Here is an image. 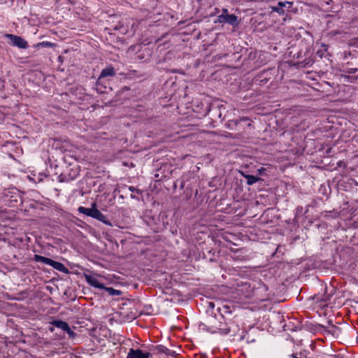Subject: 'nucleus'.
Listing matches in <instances>:
<instances>
[{
    "instance_id": "nucleus-12",
    "label": "nucleus",
    "mask_w": 358,
    "mask_h": 358,
    "mask_svg": "<svg viewBox=\"0 0 358 358\" xmlns=\"http://www.w3.org/2000/svg\"><path fill=\"white\" fill-rule=\"evenodd\" d=\"M116 74L115 68L111 65H108L105 69H103L97 80H96V85H99L101 84V81L103 78H107V77H113L115 76Z\"/></svg>"
},
{
    "instance_id": "nucleus-33",
    "label": "nucleus",
    "mask_w": 358,
    "mask_h": 358,
    "mask_svg": "<svg viewBox=\"0 0 358 358\" xmlns=\"http://www.w3.org/2000/svg\"><path fill=\"white\" fill-rule=\"evenodd\" d=\"M45 289H46V290H49L50 292H52V287H50V286H46V287H45Z\"/></svg>"
},
{
    "instance_id": "nucleus-5",
    "label": "nucleus",
    "mask_w": 358,
    "mask_h": 358,
    "mask_svg": "<svg viewBox=\"0 0 358 358\" xmlns=\"http://www.w3.org/2000/svg\"><path fill=\"white\" fill-rule=\"evenodd\" d=\"M344 60L345 61L344 66L345 71L348 73H355L358 71V52L345 53Z\"/></svg>"
},
{
    "instance_id": "nucleus-15",
    "label": "nucleus",
    "mask_w": 358,
    "mask_h": 358,
    "mask_svg": "<svg viewBox=\"0 0 358 358\" xmlns=\"http://www.w3.org/2000/svg\"><path fill=\"white\" fill-rule=\"evenodd\" d=\"M253 121H252L250 119L247 117H243L240 119V120L236 123V127L241 129H245L247 128L248 130L245 131V132L250 133L251 131V127H252Z\"/></svg>"
},
{
    "instance_id": "nucleus-22",
    "label": "nucleus",
    "mask_w": 358,
    "mask_h": 358,
    "mask_svg": "<svg viewBox=\"0 0 358 358\" xmlns=\"http://www.w3.org/2000/svg\"><path fill=\"white\" fill-rule=\"evenodd\" d=\"M103 289H105L110 295H112V296H118L121 293V292L120 290L115 289L113 287H105V288Z\"/></svg>"
},
{
    "instance_id": "nucleus-43",
    "label": "nucleus",
    "mask_w": 358,
    "mask_h": 358,
    "mask_svg": "<svg viewBox=\"0 0 358 358\" xmlns=\"http://www.w3.org/2000/svg\"><path fill=\"white\" fill-rule=\"evenodd\" d=\"M310 62L305 63L303 66L308 65Z\"/></svg>"
},
{
    "instance_id": "nucleus-2",
    "label": "nucleus",
    "mask_w": 358,
    "mask_h": 358,
    "mask_svg": "<svg viewBox=\"0 0 358 358\" xmlns=\"http://www.w3.org/2000/svg\"><path fill=\"white\" fill-rule=\"evenodd\" d=\"M334 293L335 289L334 287L328 288L325 286L321 292L313 296L314 303L321 308L327 307Z\"/></svg>"
},
{
    "instance_id": "nucleus-23",
    "label": "nucleus",
    "mask_w": 358,
    "mask_h": 358,
    "mask_svg": "<svg viewBox=\"0 0 358 358\" xmlns=\"http://www.w3.org/2000/svg\"><path fill=\"white\" fill-rule=\"evenodd\" d=\"M322 47L324 48L323 50H319L317 54L320 56V57H322L324 56V52L327 51L328 45L325 44H322Z\"/></svg>"
},
{
    "instance_id": "nucleus-10",
    "label": "nucleus",
    "mask_w": 358,
    "mask_h": 358,
    "mask_svg": "<svg viewBox=\"0 0 358 358\" xmlns=\"http://www.w3.org/2000/svg\"><path fill=\"white\" fill-rule=\"evenodd\" d=\"M5 37L10 39V43L13 46L17 47L21 49H27L28 48L27 42L19 36L6 34Z\"/></svg>"
},
{
    "instance_id": "nucleus-42",
    "label": "nucleus",
    "mask_w": 358,
    "mask_h": 358,
    "mask_svg": "<svg viewBox=\"0 0 358 358\" xmlns=\"http://www.w3.org/2000/svg\"><path fill=\"white\" fill-rule=\"evenodd\" d=\"M355 40H356V43L358 44V37L357 38H355Z\"/></svg>"
},
{
    "instance_id": "nucleus-36",
    "label": "nucleus",
    "mask_w": 358,
    "mask_h": 358,
    "mask_svg": "<svg viewBox=\"0 0 358 358\" xmlns=\"http://www.w3.org/2000/svg\"><path fill=\"white\" fill-rule=\"evenodd\" d=\"M45 23H46V24H49V23H50V22L48 20V17H46Z\"/></svg>"
},
{
    "instance_id": "nucleus-9",
    "label": "nucleus",
    "mask_w": 358,
    "mask_h": 358,
    "mask_svg": "<svg viewBox=\"0 0 358 358\" xmlns=\"http://www.w3.org/2000/svg\"><path fill=\"white\" fill-rule=\"evenodd\" d=\"M48 55L50 64L46 62V65H50L52 69H59L63 62V57L59 55V52L52 50V52H48Z\"/></svg>"
},
{
    "instance_id": "nucleus-28",
    "label": "nucleus",
    "mask_w": 358,
    "mask_h": 358,
    "mask_svg": "<svg viewBox=\"0 0 358 358\" xmlns=\"http://www.w3.org/2000/svg\"><path fill=\"white\" fill-rule=\"evenodd\" d=\"M55 45H56V44H55V43H50V42L46 41V50H47L48 48H52H52H53L54 46H55ZM48 52V51L46 50V52Z\"/></svg>"
},
{
    "instance_id": "nucleus-34",
    "label": "nucleus",
    "mask_w": 358,
    "mask_h": 358,
    "mask_svg": "<svg viewBox=\"0 0 358 358\" xmlns=\"http://www.w3.org/2000/svg\"><path fill=\"white\" fill-rule=\"evenodd\" d=\"M55 0H46V4H50L54 2Z\"/></svg>"
},
{
    "instance_id": "nucleus-40",
    "label": "nucleus",
    "mask_w": 358,
    "mask_h": 358,
    "mask_svg": "<svg viewBox=\"0 0 358 358\" xmlns=\"http://www.w3.org/2000/svg\"><path fill=\"white\" fill-rule=\"evenodd\" d=\"M44 45V43L42 42V43H40L38 45Z\"/></svg>"
},
{
    "instance_id": "nucleus-8",
    "label": "nucleus",
    "mask_w": 358,
    "mask_h": 358,
    "mask_svg": "<svg viewBox=\"0 0 358 358\" xmlns=\"http://www.w3.org/2000/svg\"><path fill=\"white\" fill-rule=\"evenodd\" d=\"M215 22H218L221 24H229L232 27H236L239 24L240 20H238V17L234 14L219 15Z\"/></svg>"
},
{
    "instance_id": "nucleus-32",
    "label": "nucleus",
    "mask_w": 358,
    "mask_h": 358,
    "mask_svg": "<svg viewBox=\"0 0 358 358\" xmlns=\"http://www.w3.org/2000/svg\"><path fill=\"white\" fill-rule=\"evenodd\" d=\"M45 301L46 304H48L49 303H52V300L51 298H46Z\"/></svg>"
},
{
    "instance_id": "nucleus-16",
    "label": "nucleus",
    "mask_w": 358,
    "mask_h": 358,
    "mask_svg": "<svg viewBox=\"0 0 358 358\" xmlns=\"http://www.w3.org/2000/svg\"><path fill=\"white\" fill-rule=\"evenodd\" d=\"M85 279L86 281L89 285H90L92 287L99 288L100 289H103L105 288V286L103 283H101L96 277L90 275H85Z\"/></svg>"
},
{
    "instance_id": "nucleus-35",
    "label": "nucleus",
    "mask_w": 358,
    "mask_h": 358,
    "mask_svg": "<svg viewBox=\"0 0 358 358\" xmlns=\"http://www.w3.org/2000/svg\"><path fill=\"white\" fill-rule=\"evenodd\" d=\"M207 134H210V135H213V134H216L215 131H207Z\"/></svg>"
},
{
    "instance_id": "nucleus-39",
    "label": "nucleus",
    "mask_w": 358,
    "mask_h": 358,
    "mask_svg": "<svg viewBox=\"0 0 358 358\" xmlns=\"http://www.w3.org/2000/svg\"><path fill=\"white\" fill-rule=\"evenodd\" d=\"M119 29H120V27H117V26H115V27H114V29H115V30H118Z\"/></svg>"
},
{
    "instance_id": "nucleus-38",
    "label": "nucleus",
    "mask_w": 358,
    "mask_h": 358,
    "mask_svg": "<svg viewBox=\"0 0 358 358\" xmlns=\"http://www.w3.org/2000/svg\"><path fill=\"white\" fill-rule=\"evenodd\" d=\"M291 357H293V358H297L296 355H294V354L291 355Z\"/></svg>"
},
{
    "instance_id": "nucleus-25",
    "label": "nucleus",
    "mask_w": 358,
    "mask_h": 358,
    "mask_svg": "<svg viewBox=\"0 0 358 358\" xmlns=\"http://www.w3.org/2000/svg\"><path fill=\"white\" fill-rule=\"evenodd\" d=\"M145 310L146 311L147 314H151L152 312V307L151 305L145 306L144 307Z\"/></svg>"
},
{
    "instance_id": "nucleus-29",
    "label": "nucleus",
    "mask_w": 358,
    "mask_h": 358,
    "mask_svg": "<svg viewBox=\"0 0 358 358\" xmlns=\"http://www.w3.org/2000/svg\"><path fill=\"white\" fill-rule=\"evenodd\" d=\"M35 259L36 261H45V258L38 255H35Z\"/></svg>"
},
{
    "instance_id": "nucleus-11",
    "label": "nucleus",
    "mask_w": 358,
    "mask_h": 358,
    "mask_svg": "<svg viewBox=\"0 0 358 358\" xmlns=\"http://www.w3.org/2000/svg\"><path fill=\"white\" fill-rule=\"evenodd\" d=\"M293 5V2L291 1H278L276 6H272V11L276 12L280 15H283L285 13V10L288 11Z\"/></svg>"
},
{
    "instance_id": "nucleus-20",
    "label": "nucleus",
    "mask_w": 358,
    "mask_h": 358,
    "mask_svg": "<svg viewBox=\"0 0 358 358\" xmlns=\"http://www.w3.org/2000/svg\"><path fill=\"white\" fill-rule=\"evenodd\" d=\"M196 129V126L194 124H188L185 126V129L181 130L180 132H185V131H190L188 134H196V132H194V130ZM180 131H176V134H179Z\"/></svg>"
},
{
    "instance_id": "nucleus-21",
    "label": "nucleus",
    "mask_w": 358,
    "mask_h": 358,
    "mask_svg": "<svg viewBox=\"0 0 358 358\" xmlns=\"http://www.w3.org/2000/svg\"><path fill=\"white\" fill-rule=\"evenodd\" d=\"M217 311L220 313L222 320H224V314L231 313V308L229 306H223L222 308H218Z\"/></svg>"
},
{
    "instance_id": "nucleus-30",
    "label": "nucleus",
    "mask_w": 358,
    "mask_h": 358,
    "mask_svg": "<svg viewBox=\"0 0 358 358\" xmlns=\"http://www.w3.org/2000/svg\"><path fill=\"white\" fill-rule=\"evenodd\" d=\"M208 308H210V309H213L215 308V303L213 302H209Z\"/></svg>"
},
{
    "instance_id": "nucleus-6",
    "label": "nucleus",
    "mask_w": 358,
    "mask_h": 358,
    "mask_svg": "<svg viewBox=\"0 0 358 358\" xmlns=\"http://www.w3.org/2000/svg\"><path fill=\"white\" fill-rule=\"evenodd\" d=\"M46 171L49 174H52L57 176V179L60 182H69L73 180L76 178V175H71V173L66 174L61 171V168H59L57 164H55V167H53L52 164H50L49 169H46Z\"/></svg>"
},
{
    "instance_id": "nucleus-26",
    "label": "nucleus",
    "mask_w": 358,
    "mask_h": 358,
    "mask_svg": "<svg viewBox=\"0 0 358 358\" xmlns=\"http://www.w3.org/2000/svg\"><path fill=\"white\" fill-rule=\"evenodd\" d=\"M129 189L131 192H136L138 194H140L141 193V192L137 189L136 187H134V186H129Z\"/></svg>"
},
{
    "instance_id": "nucleus-3",
    "label": "nucleus",
    "mask_w": 358,
    "mask_h": 358,
    "mask_svg": "<svg viewBox=\"0 0 358 358\" xmlns=\"http://www.w3.org/2000/svg\"><path fill=\"white\" fill-rule=\"evenodd\" d=\"M78 211L80 213H83L87 216L94 218L106 225L112 226L110 221L107 218V217L103 215L99 210L96 208V204L93 203L91 208H85L83 206H80L78 208Z\"/></svg>"
},
{
    "instance_id": "nucleus-4",
    "label": "nucleus",
    "mask_w": 358,
    "mask_h": 358,
    "mask_svg": "<svg viewBox=\"0 0 358 358\" xmlns=\"http://www.w3.org/2000/svg\"><path fill=\"white\" fill-rule=\"evenodd\" d=\"M202 330H205L211 334H220L221 335H227L230 333L231 329L225 320H220L218 322L208 327L205 324L199 325Z\"/></svg>"
},
{
    "instance_id": "nucleus-37",
    "label": "nucleus",
    "mask_w": 358,
    "mask_h": 358,
    "mask_svg": "<svg viewBox=\"0 0 358 358\" xmlns=\"http://www.w3.org/2000/svg\"><path fill=\"white\" fill-rule=\"evenodd\" d=\"M352 78H353L355 80H358V75L356 76H352Z\"/></svg>"
},
{
    "instance_id": "nucleus-19",
    "label": "nucleus",
    "mask_w": 358,
    "mask_h": 358,
    "mask_svg": "<svg viewBox=\"0 0 358 358\" xmlns=\"http://www.w3.org/2000/svg\"><path fill=\"white\" fill-rule=\"evenodd\" d=\"M245 178L247 180V184L249 185H252L257 181H259L262 180L260 178L252 176V175H245Z\"/></svg>"
},
{
    "instance_id": "nucleus-41",
    "label": "nucleus",
    "mask_w": 358,
    "mask_h": 358,
    "mask_svg": "<svg viewBox=\"0 0 358 358\" xmlns=\"http://www.w3.org/2000/svg\"><path fill=\"white\" fill-rule=\"evenodd\" d=\"M131 197L132 199H135V198H136V196H135L134 195H133V194H131Z\"/></svg>"
},
{
    "instance_id": "nucleus-17",
    "label": "nucleus",
    "mask_w": 358,
    "mask_h": 358,
    "mask_svg": "<svg viewBox=\"0 0 358 358\" xmlns=\"http://www.w3.org/2000/svg\"><path fill=\"white\" fill-rule=\"evenodd\" d=\"M150 57L151 50L148 48H145L144 49L141 50L137 53V58L139 60H144L145 62H146L150 59Z\"/></svg>"
},
{
    "instance_id": "nucleus-24",
    "label": "nucleus",
    "mask_w": 358,
    "mask_h": 358,
    "mask_svg": "<svg viewBox=\"0 0 358 358\" xmlns=\"http://www.w3.org/2000/svg\"><path fill=\"white\" fill-rule=\"evenodd\" d=\"M303 207L302 206H298L296 209V217H299L301 215H303Z\"/></svg>"
},
{
    "instance_id": "nucleus-14",
    "label": "nucleus",
    "mask_w": 358,
    "mask_h": 358,
    "mask_svg": "<svg viewBox=\"0 0 358 358\" xmlns=\"http://www.w3.org/2000/svg\"><path fill=\"white\" fill-rule=\"evenodd\" d=\"M46 265L52 266L53 268L62 272L64 273H69V270L61 262L55 261L50 258L46 257Z\"/></svg>"
},
{
    "instance_id": "nucleus-13",
    "label": "nucleus",
    "mask_w": 358,
    "mask_h": 358,
    "mask_svg": "<svg viewBox=\"0 0 358 358\" xmlns=\"http://www.w3.org/2000/svg\"><path fill=\"white\" fill-rule=\"evenodd\" d=\"M151 356V353L149 352H143L140 349L130 348L127 358H150Z\"/></svg>"
},
{
    "instance_id": "nucleus-7",
    "label": "nucleus",
    "mask_w": 358,
    "mask_h": 358,
    "mask_svg": "<svg viewBox=\"0 0 358 358\" xmlns=\"http://www.w3.org/2000/svg\"><path fill=\"white\" fill-rule=\"evenodd\" d=\"M50 324L52 325L48 327V329L50 331H54V327H56L59 329H61L64 332H66L69 338H74L76 336V334L73 331H72L66 322L59 320H54L52 322H50Z\"/></svg>"
},
{
    "instance_id": "nucleus-18",
    "label": "nucleus",
    "mask_w": 358,
    "mask_h": 358,
    "mask_svg": "<svg viewBox=\"0 0 358 358\" xmlns=\"http://www.w3.org/2000/svg\"><path fill=\"white\" fill-rule=\"evenodd\" d=\"M157 350L158 352L164 353V354L166 355L167 356H169L171 357H176V352L174 350H170L162 345H157Z\"/></svg>"
},
{
    "instance_id": "nucleus-31",
    "label": "nucleus",
    "mask_w": 358,
    "mask_h": 358,
    "mask_svg": "<svg viewBox=\"0 0 358 358\" xmlns=\"http://www.w3.org/2000/svg\"><path fill=\"white\" fill-rule=\"evenodd\" d=\"M221 15H229V12H228V10L227 8H223L222 9V13Z\"/></svg>"
},
{
    "instance_id": "nucleus-27",
    "label": "nucleus",
    "mask_w": 358,
    "mask_h": 358,
    "mask_svg": "<svg viewBox=\"0 0 358 358\" xmlns=\"http://www.w3.org/2000/svg\"><path fill=\"white\" fill-rule=\"evenodd\" d=\"M266 169L264 167H261L259 169H257V172L259 175H265L266 174Z\"/></svg>"
},
{
    "instance_id": "nucleus-1",
    "label": "nucleus",
    "mask_w": 358,
    "mask_h": 358,
    "mask_svg": "<svg viewBox=\"0 0 358 358\" xmlns=\"http://www.w3.org/2000/svg\"><path fill=\"white\" fill-rule=\"evenodd\" d=\"M241 291L246 299L256 303L265 301L269 299L268 287L262 281L245 283Z\"/></svg>"
}]
</instances>
